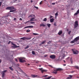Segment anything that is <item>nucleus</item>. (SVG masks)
Masks as SVG:
<instances>
[{
  "instance_id": "f257e3e1",
  "label": "nucleus",
  "mask_w": 79,
  "mask_h": 79,
  "mask_svg": "<svg viewBox=\"0 0 79 79\" xmlns=\"http://www.w3.org/2000/svg\"><path fill=\"white\" fill-rule=\"evenodd\" d=\"M62 70H63L62 69L59 68L58 69H54V71L53 72V73H54L56 74L57 73V72L58 71H62Z\"/></svg>"
},
{
  "instance_id": "f03ea898",
  "label": "nucleus",
  "mask_w": 79,
  "mask_h": 79,
  "mask_svg": "<svg viewBox=\"0 0 79 79\" xmlns=\"http://www.w3.org/2000/svg\"><path fill=\"white\" fill-rule=\"evenodd\" d=\"M72 51L73 52V54H78V51L75 49H72Z\"/></svg>"
},
{
  "instance_id": "7ed1b4c3",
  "label": "nucleus",
  "mask_w": 79,
  "mask_h": 79,
  "mask_svg": "<svg viewBox=\"0 0 79 79\" xmlns=\"http://www.w3.org/2000/svg\"><path fill=\"white\" fill-rule=\"evenodd\" d=\"M42 68H39V70L41 71L42 73H43L44 72H46L47 71V70L45 69H43Z\"/></svg>"
},
{
  "instance_id": "20e7f679",
  "label": "nucleus",
  "mask_w": 79,
  "mask_h": 79,
  "mask_svg": "<svg viewBox=\"0 0 79 79\" xmlns=\"http://www.w3.org/2000/svg\"><path fill=\"white\" fill-rule=\"evenodd\" d=\"M24 58H19V61L20 63H24V62H25V60H23Z\"/></svg>"
},
{
  "instance_id": "39448f33",
  "label": "nucleus",
  "mask_w": 79,
  "mask_h": 79,
  "mask_svg": "<svg viewBox=\"0 0 79 79\" xmlns=\"http://www.w3.org/2000/svg\"><path fill=\"white\" fill-rule=\"evenodd\" d=\"M49 58L51 59H54L56 58V56L55 55H52L49 56Z\"/></svg>"
},
{
  "instance_id": "423d86ee",
  "label": "nucleus",
  "mask_w": 79,
  "mask_h": 79,
  "mask_svg": "<svg viewBox=\"0 0 79 79\" xmlns=\"http://www.w3.org/2000/svg\"><path fill=\"white\" fill-rule=\"evenodd\" d=\"M78 25V23L77 21H76L75 22V24L74 25V28H76L77 27Z\"/></svg>"
},
{
  "instance_id": "0eeeda50",
  "label": "nucleus",
  "mask_w": 79,
  "mask_h": 79,
  "mask_svg": "<svg viewBox=\"0 0 79 79\" xmlns=\"http://www.w3.org/2000/svg\"><path fill=\"white\" fill-rule=\"evenodd\" d=\"M7 72V70H5L3 71H2V78H3L5 76V73H6Z\"/></svg>"
},
{
  "instance_id": "6e6552de",
  "label": "nucleus",
  "mask_w": 79,
  "mask_h": 79,
  "mask_svg": "<svg viewBox=\"0 0 79 79\" xmlns=\"http://www.w3.org/2000/svg\"><path fill=\"white\" fill-rule=\"evenodd\" d=\"M31 39V38H28L27 37H23V38H20V40H30Z\"/></svg>"
},
{
  "instance_id": "1a4fd4ad",
  "label": "nucleus",
  "mask_w": 79,
  "mask_h": 79,
  "mask_svg": "<svg viewBox=\"0 0 79 79\" xmlns=\"http://www.w3.org/2000/svg\"><path fill=\"white\" fill-rule=\"evenodd\" d=\"M28 18L29 19H31V18H36V17H35V16L34 15H30L29 16V17H28Z\"/></svg>"
},
{
  "instance_id": "9d476101",
  "label": "nucleus",
  "mask_w": 79,
  "mask_h": 79,
  "mask_svg": "<svg viewBox=\"0 0 79 79\" xmlns=\"http://www.w3.org/2000/svg\"><path fill=\"white\" fill-rule=\"evenodd\" d=\"M15 9V8L12 6L9 7L7 8V10H12Z\"/></svg>"
},
{
  "instance_id": "9b49d317",
  "label": "nucleus",
  "mask_w": 79,
  "mask_h": 79,
  "mask_svg": "<svg viewBox=\"0 0 79 79\" xmlns=\"http://www.w3.org/2000/svg\"><path fill=\"white\" fill-rule=\"evenodd\" d=\"M79 40V36L77 37L76 38H75L73 40L74 41H75L76 42H77V41H78Z\"/></svg>"
},
{
  "instance_id": "f8f14e48",
  "label": "nucleus",
  "mask_w": 79,
  "mask_h": 79,
  "mask_svg": "<svg viewBox=\"0 0 79 79\" xmlns=\"http://www.w3.org/2000/svg\"><path fill=\"white\" fill-rule=\"evenodd\" d=\"M62 34V30H60L59 31L58 34L60 35L61 34Z\"/></svg>"
},
{
  "instance_id": "ddd939ff",
  "label": "nucleus",
  "mask_w": 79,
  "mask_h": 79,
  "mask_svg": "<svg viewBox=\"0 0 79 79\" xmlns=\"http://www.w3.org/2000/svg\"><path fill=\"white\" fill-rule=\"evenodd\" d=\"M11 45L14 46V47H12L13 48H16L17 47L16 45L15 44H14L13 42H11Z\"/></svg>"
},
{
  "instance_id": "4468645a",
  "label": "nucleus",
  "mask_w": 79,
  "mask_h": 79,
  "mask_svg": "<svg viewBox=\"0 0 79 79\" xmlns=\"http://www.w3.org/2000/svg\"><path fill=\"white\" fill-rule=\"evenodd\" d=\"M31 76H32L33 78H35V77H37L38 75H31Z\"/></svg>"
},
{
  "instance_id": "2eb2a0df",
  "label": "nucleus",
  "mask_w": 79,
  "mask_h": 79,
  "mask_svg": "<svg viewBox=\"0 0 79 79\" xmlns=\"http://www.w3.org/2000/svg\"><path fill=\"white\" fill-rule=\"evenodd\" d=\"M40 27H42V26L45 27V24L42 23H41V24H40Z\"/></svg>"
},
{
  "instance_id": "dca6fc26",
  "label": "nucleus",
  "mask_w": 79,
  "mask_h": 79,
  "mask_svg": "<svg viewBox=\"0 0 79 79\" xmlns=\"http://www.w3.org/2000/svg\"><path fill=\"white\" fill-rule=\"evenodd\" d=\"M35 19V18H31L30 19V21H34V19Z\"/></svg>"
},
{
  "instance_id": "f3484780",
  "label": "nucleus",
  "mask_w": 79,
  "mask_h": 79,
  "mask_svg": "<svg viewBox=\"0 0 79 79\" xmlns=\"http://www.w3.org/2000/svg\"><path fill=\"white\" fill-rule=\"evenodd\" d=\"M53 21H54V19L53 18L51 19H50V22L51 23H52L53 22Z\"/></svg>"
},
{
  "instance_id": "a211bd4d",
  "label": "nucleus",
  "mask_w": 79,
  "mask_h": 79,
  "mask_svg": "<svg viewBox=\"0 0 79 79\" xmlns=\"http://www.w3.org/2000/svg\"><path fill=\"white\" fill-rule=\"evenodd\" d=\"M9 68L10 69V70L11 71H14V69L13 68H12V67H10Z\"/></svg>"
},
{
  "instance_id": "6ab92c4d",
  "label": "nucleus",
  "mask_w": 79,
  "mask_h": 79,
  "mask_svg": "<svg viewBox=\"0 0 79 79\" xmlns=\"http://www.w3.org/2000/svg\"><path fill=\"white\" fill-rule=\"evenodd\" d=\"M16 10H10V12H14Z\"/></svg>"
},
{
  "instance_id": "aec40b11",
  "label": "nucleus",
  "mask_w": 79,
  "mask_h": 79,
  "mask_svg": "<svg viewBox=\"0 0 79 79\" xmlns=\"http://www.w3.org/2000/svg\"><path fill=\"white\" fill-rule=\"evenodd\" d=\"M47 26H48V27H50V26H51V24L47 23Z\"/></svg>"
},
{
  "instance_id": "412c9836",
  "label": "nucleus",
  "mask_w": 79,
  "mask_h": 79,
  "mask_svg": "<svg viewBox=\"0 0 79 79\" xmlns=\"http://www.w3.org/2000/svg\"><path fill=\"white\" fill-rule=\"evenodd\" d=\"M70 61L71 62V63L72 64H73V59H72V57H71V58L70 59Z\"/></svg>"
},
{
  "instance_id": "4be33fe9",
  "label": "nucleus",
  "mask_w": 79,
  "mask_h": 79,
  "mask_svg": "<svg viewBox=\"0 0 79 79\" xmlns=\"http://www.w3.org/2000/svg\"><path fill=\"white\" fill-rule=\"evenodd\" d=\"M29 28H33L34 27V26L32 25H30L29 26Z\"/></svg>"
},
{
  "instance_id": "5701e85b",
  "label": "nucleus",
  "mask_w": 79,
  "mask_h": 79,
  "mask_svg": "<svg viewBox=\"0 0 79 79\" xmlns=\"http://www.w3.org/2000/svg\"><path fill=\"white\" fill-rule=\"evenodd\" d=\"M76 42V41H74V40H73L70 42V43H71V44L74 43V42Z\"/></svg>"
},
{
  "instance_id": "b1692460",
  "label": "nucleus",
  "mask_w": 79,
  "mask_h": 79,
  "mask_svg": "<svg viewBox=\"0 0 79 79\" xmlns=\"http://www.w3.org/2000/svg\"><path fill=\"white\" fill-rule=\"evenodd\" d=\"M47 20V18H45L43 19V21L46 22Z\"/></svg>"
},
{
  "instance_id": "393cba45",
  "label": "nucleus",
  "mask_w": 79,
  "mask_h": 79,
  "mask_svg": "<svg viewBox=\"0 0 79 79\" xmlns=\"http://www.w3.org/2000/svg\"><path fill=\"white\" fill-rule=\"evenodd\" d=\"M29 45H27V47H25V49H27L28 48H29Z\"/></svg>"
},
{
  "instance_id": "a878e982",
  "label": "nucleus",
  "mask_w": 79,
  "mask_h": 79,
  "mask_svg": "<svg viewBox=\"0 0 79 79\" xmlns=\"http://www.w3.org/2000/svg\"><path fill=\"white\" fill-rule=\"evenodd\" d=\"M55 16H56V17L57 16H58V12H56V13L55 14Z\"/></svg>"
},
{
  "instance_id": "bb28decb",
  "label": "nucleus",
  "mask_w": 79,
  "mask_h": 79,
  "mask_svg": "<svg viewBox=\"0 0 79 79\" xmlns=\"http://www.w3.org/2000/svg\"><path fill=\"white\" fill-rule=\"evenodd\" d=\"M46 41H43L41 43V44H44L45 43Z\"/></svg>"
},
{
  "instance_id": "cd10ccee",
  "label": "nucleus",
  "mask_w": 79,
  "mask_h": 79,
  "mask_svg": "<svg viewBox=\"0 0 79 79\" xmlns=\"http://www.w3.org/2000/svg\"><path fill=\"white\" fill-rule=\"evenodd\" d=\"M52 76H50L49 77H48L46 78V79H50V78L52 77Z\"/></svg>"
},
{
  "instance_id": "c85d7f7f",
  "label": "nucleus",
  "mask_w": 79,
  "mask_h": 79,
  "mask_svg": "<svg viewBox=\"0 0 79 79\" xmlns=\"http://www.w3.org/2000/svg\"><path fill=\"white\" fill-rule=\"evenodd\" d=\"M75 68H76L77 69H79V67L77 66H75Z\"/></svg>"
},
{
  "instance_id": "c756f323",
  "label": "nucleus",
  "mask_w": 79,
  "mask_h": 79,
  "mask_svg": "<svg viewBox=\"0 0 79 79\" xmlns=\"http://www.w3.org/2000/svg\"><path fill=\"white\" fill-rule=\"evenodd\" d=\"M32 54L33 55H35V52L34 51H32Z\"/></svg>"
},
{
  "instance_id": "7c9ffc66",
  "label": "nucleus",
  "mask_w": 79,
  "mask_h": 79,
  "mask_svg": "<svg viewBox=\"0 0 79 79\" xmlns=\"http://www.w3.org/2000/svg\"><path fill=\"white\" fill-rule=\"evenodd\" d=\"M78 14H79L78 13L76 12L74 14V15H78Z\"/></svg>"
},
{
  "instance_id": "2f4dec72",
  "label": "nucleus",
  "mask_w": 79,
  "mask_h": 79,
  "mask_svg": "<svg viewBox=\"0 0 79 79\" xmlns=\"http://www.w3.org/2000/svg\"><path fill=\"white\" fill-rule=\"evenodd\" d=\"M33 35H38V34H36V33H33Z\"/></svg>"
},
{
  "instance_id": "473e14b6",
  "label": "nucleus",
  "mask_w": 79,
  "mask_h": 79,
  "mask_svg": "<svg viewBox=\"0 0 79 79\" xmlns=\"http://www.w3.org/2000/svg\"><path fill=\"white\" fill-rule=\"evenodd\" d=\"M34 7H35V8L37 10L38 8L37 7L35 6H34Z\"/></svg>"
},
{
  "instance_id": "72a5a7b5",
  "label": "nucleus",
  "mask_w": 79,
  "mask_h": 79,
  "mask_svg": "<svg viewBox=\"0 0 79 79\" xmlns=\"http://www.w3.org/2000/svg\"><path fill=\"white\" fill-rule=\"evenodd\" d=\"M30 30H27L26 31V32H30Z\"/></svg>"
},
{
  "instance_id": "f704fd0d",
  "label": "nucleus",
  "mask_w": 79,
  "mask_h": 79,
  "mask_svg": "<svg viewBox=\"0 0 79 79\" xmlns=\"http://www.w3.org/2000/svg\"><path fill=\"white\" fill-rule=\"evenodd\" d=\"M54 25L55 26H56V22H55L54 23Z\"/></svg>"
},
{
  "instance_id": "c9c22d12",
  "label": "nucleus",
  "mask_w": 79,
  "mask_h": 79,
  "mask_svg": "<svg viewBox=\"0 0 79 79\" xmlns=\"http://www.w3.org/2000/svg\"><path fill=\"white\" fill-rule=\"evenodd\" d=\"M71 31H69L68 33L70 35V33H71Z\"/></svg>"
},
{
  "instance_id": "e433bc0d",
  "label": "nucleus",
  "mask_w": 79,
  "mask_h": 79,
  "mask_svg": "<svg viewBox=\"0 0 79 79\" xmlns=\"http://www.w3.org/2000/svg\"><path fill=\"white\" fill-rule=\"evenodd\" d=\"M30 23L31 24H35V23L34 22H31L30 23Z\"/></svg>"
},
{
  "instance_id": "4c0bfd02",
  "label": "nucleus",
  "mask_w": 79,
  "mask_h": 79,
  "mask_svg": "<svg viewBox=\"0 0 79 79\" xmlns=\"http://www.w3.org/2000/svg\"><path fill=\"white\" fill-rule=\"evenodd\" d=\"M29 28V26L25 27L24 29H26V28Z\"/></svg>"
},
{
  "instance_id": "58836bf2",
  "label": "nucleus",
  "mask_w": 79,
  "mask_h": 79,
  "mask_svg": "<svg viewBox=\"0 0 79 79\" xmlns=\"http://www.w3.org/2000/svg\"><path fill=\"white\" fill-rule=\"evenodd\" d=\"M30 22V21H27V22H25V23H24L26 24V23H28V22Z\"/></svg>"
},
{
  "instance_id": "ea45409f",
  "label": "nucleus",
  "mask_w": 79,
  "mask_h": 79,
  "mask_svg": "<svg viewBox=\"0 0 79 79\" xmlns=\"http://www.w3.org/2000/svg\"><path fill=\"white\" fill-rule=\"evenodd\" d=\"M15 2H16L17 1H19V0H13Z\"/></svg>"
},
{
  "instance_id": "a19ab883",
  "label": "nucleus",
  "mask_w": 79,
  "mask_h": 79,
  "mask_svg": "<svg viewBox=\"0 0 79 79\" xmlns=\"http://www.w3.org/2000/svg\"><path fill=\"white\" fill-rule=\"evenodd\" d=\"M77 13H79V9L77 11Z\"/></svg>"
},
{
  "instance_id": "79ce46f5",
  "label": "nucleus",
  "mask_w": 79,
  "mask_h": 79,
  "mask_svg": "<svg viewBox=\"0 0 79 79\" xmlns=\"http://www.w3.org/2000/svg\"><path fill=\"white\" fill-rule=\"evenodd\" d=\"M69 77H70V78H72V75H69Z\"/></svg>"
},
{
  "instance_id": "37998d69",
  "label": "nucleus",
  "mask_w": 79,
  "mask_h": 79,
  "mask_svg": "<svg viewBox=\"0 0 79 79\" xmlns=\"http://www.w3.org/2000/svg\"><path fill=\"white\" fill-rule=\"evenodd\" d=\"M42 1L40 2V4L41 5V4H42Z\"/></svg>"
},
{
  "instance_id": "c03bdc74",
  "label": "nucleus",
  "mask_w": 79,
  "mask_h": 79,
  "mask_svg": "<svg viewBox=\"0 0 79 79\" xmlns=\"http://www.w3.org/2000/svg\"><path fill=\"white\" fill-rule=\"evenodd\" d=\"M71 78H70V77H68L67 78V79H71Z\"/></svg>"
},
{
  "instance_id": "a18cd8bd",
  "label": "nucleus",
  "mask_w": 79,
  "mask_h": 79,
  "mask_svg": "<svg viewBox=\"0 0 79 79\" xmlns=\"http://www.w3.org/2000/svg\"><path fill=\"white\" fill-rule=\"evenodd\" d=\"M15 61H16V62H18V59H15Z\"/></svg>"
},
{
  "instance_id": "49530a36",
  "label": "nucleus",
  "mask_w": 79,
  "mask_h": 79,
  "mask_svg": "<svg viewBox=\"0 0 79 79\" xmlns=\"http://www.w3.org/2000/svg\"><path fill=\"white\" fill-rule=\"evenodd\" d=\"M55 3H52V5H55Z\"/></svg>"
},
{
  "instance_id": "de8ad7c7",
  "label": "nucleus",
  "mask_w": 79,
  "mask_h": 79,
  "mask_svg": "<svg viewBox=\"0 0 79 79\" xmlns=\"http://www.w3.org/2000/svg\"><path fill=\"white\" fill-rule=\"evenodd\" d=\"M2 4V2H0V6H1Z\"/></svg>"
},
{
  "instance_id": "09e8293b",
  "label": "nucleus",
  "mask_w": 79,
  "mask_h": 79,
  "mask_svg": "<svg viewBox=\"0 0 79 79\" xmlns=\"http://www.w3.org/2000/svg\"><path fill=\"white\" fill-rule=\"evenodd\" d=\"M47 56H48V55H45L44 56V57H46Z\"/></svg>"
},
{
  "instance_id": "8fccbe9b",
  "label": "nucleus",
  "mask_w": 79,
  "mask_h": 79,
  "mask_svg": "<svg viewBox=\"0 0 79 79\" xmlns=\"http://www.w3.org/2000/svg\"><path fill=\"white\" fill-rule=\"evenodd\" d=\"M53 18V16H51V17L49 18L50 19H51L52 18Z\"/></svg>"
},
{
  "instance_id": "3c124183",
  "label": "nucleus",
  "mask_w": 79,
  "mask_h": 79,
  "mask_svg": "<svg viewBox=\"0 0 79 79\" xmlns=\"http://www.w3.org/2000/svg\"><path fill=\"white\" fill-rule=\"evenodd\" d=\"M1 62H2V60L0 59V64L1 63Z\"/></svg>"
},
{
  "instance_id": "603ef678",
  "label": "nucleus",
  "mask_w": 79,
  "mask_h": 79,
  "mask_svg": "<svg viewBox=\"0 0 79 79\" xmlns=\"http://www.w3.org/2000/svg\"><path fill=\"white\" fill-rule=\"evenodd\" d=\"M10 41H9V42H8V44H10Z\"/></svg>"
},
{
  "instance_id": "864d4df0",
  "label": "nucleus",
  "mask_w": 79,
  "mask_h": 79,
  "mask_svg": "<svg viewBox=\"0 0 79 79\" xmlns=\"http://www.w3.org/2000/svg\"><path fill=\"white\" fill-rule=\"evenodd\" d=\"M23 73H24V74L25 75V76H26V75H27L25 73L23 72Z\"/></svg>"
},
{
  "instance_id": "5fc2aeb1",
  "label": "nucleus",
  "mask_w": 79,
  "mask_h": 79,
  "mask_svg": "<svg viewBox=\"0 0 79 79\" xmlns=\"http://www.w3.org/2000/svg\"><path fill=\"white\" fill-rule=\"evenodd\" d=\"M16 20V18H14V20Z\"/></svg>"
},
{
  "instance_id": "6e6d98bb",
  "label": "nucleus",
  "mask_w": 79,
  "mask_h": 79,
  "mask_svg": "<svg viewBox=\"0 0 79 79\" xmlns=\"http://www.w3.org/2000/svg\"><path fill=\"white\" fill-rule=\"evenodd\" d=\"M20 20H22V19L21 18H20Z\"/></svg>"
},
{
  "instance_id": "4d7b16f0",
  "label": "nucleus",
  "mask_w": 79,
  "mask_h": 79,
  "mask_svg": "<svg viewBox=\"0 0 79 79\" xmlns=\"http://www.w3.org/2000/svg\"><path fill=\"white\" fill-rule=\"evenodd\" d=\"M64 66H66V64H64L63 65Z\"/></svg>"
},
{
  "instance_id": "13d9d810",
  "label": "nucleus",
  "mask_w": 79,
  "mask_h": 79,
  "mask_svg": "<svg viewBox=\"0 0 79 79\" xmlns=\"http://www.w3.org/2000/svg\"><path fill=\"white\" fill-rule=\"evenodd\" d=\"M38 62H36V63L38 64Z\"/></svg>"
},
{
  "instance_id": "bf43d9fd",
  "label": "nucleus",
  "mask_w": 79,
  "mask_h": 79,
  "mask_svg": "<svg viewBox=\"0 0 79 79\" xmlns=\"http://www.w3.org/2000/svg\"><path fill=\"white\" fill-rule=\"evenodd\" d=\"M33 2V1H32V0H31V2Z\"/></svg>"
},
{
  "instance_id": "052dcab7",
  "label": "nucleus",
  "mask_w": 79,
  "mask_h": 79,
  "mask_svg": "<svg viewBox=\"0 0 79 79\" xmlns=\"http://www.w3.org/2000/svg\"><path fill=\"white\" fill-rule=\"evenodd\" d=\"M47 44H50V43H49V42H47Z\"/></svg>"
},
{
  "instance_id": "680f3d73",
  "label": "nucleus",
  "mask_w": 79,
  "mask_h": 79,
  "mask_svg": "<svg viewBox=\"0 0 79 79\" xmlns=\"http://www.w3.org/2000/svg\"><path fill=\"white\" fill-rule=\"evenodd\" d=\"M41 65H40L39 66V67H41Z\"/></svg>"
},
{
  "instance_id": "e2e57ef3",
  "label": "nucleus",
  "mask_w": 79,
  "mask_h": 79,
  "mask_svg": "<svg viewBox=\"0 0 79 79\" xmlns=\"http://www.w3.org/2000/svg\"><path fill=\"white\" fill-rule=\"evenodd\" d=\"M64 63L65 62V60H64Z\"/></svg>"
},
{
  "instance_id": "0e129e2a",
  "label": "nucleus",
  "mask_w": 79,
  "mask_h": 79,
  "mask_svg": "<svg viewBox=\"0 0 79 79\" xmlns=\"http://www.w3.org/2000/svg\"><path fill=\"white\" fill-rule=\"evenodd\" d=\"M37 20L36 19H34V21H36Z\"/></svg>"
},
{
  "instance_id": "69168bd1",
  "label": "nucleus",
  "mask_w": 79,
  "mask_h": 79,
  "mask_svg": "<svg viewBox=\"0 0 79 79\" xmlns=\"http://www.w3.org/2000/svg\"><path fill=\"white\" fill-rule=\"evenodd\" d=\"M28 65H30V64H27Z\"/></svg>"
},
{
  "instance_id": "338daca9",
  "label": "nucleus",
  "mask_w": 79,
  "mask_h": 79,
  "mask_svg": "<svg viewBox=\"0 0 79 79\" xmlns=\"http://www.w3.org/2000/svg\"><path fill=\"white\" fill-rule=\"evenodd\" d=\"M67 31H69V29H67Z\"/></svg>"
},
{
  "instance_id": "774afa93",
  "label": "nucleus",
  "mask_w": 79,
  "mask_h": 79,
  "mask_svg": "<svg viewBox=\"0 0 79 79\" xmlns=\"http://www.w3.org/2000/svg\"><path fill=\"white\" fill-rule=\"evenodd\" d=\"M49 66H50L51 67L52 66H51V65H49Z\"/></svg>"
}]
</instances>
